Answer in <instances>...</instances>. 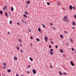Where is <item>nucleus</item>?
Listing matches in <instances>:
<instances>
[{"label":"nucleus","mask_w":76,"mask_h":76,"mask_svg":"<svg viewBox=\"0 0 76 76\" xmlns=\"http://www.w3.org/2000/svg\"><path fill=\"white\" fill-rule=\"evenodd\" d=\"M63 20L65 22H68V17L66 15H65L63 18Z\"/></svg>","instance_id":"nucleus-1"},{"label":"nucleus","mask_w":76,"mask_h":76,"mask_svg":"<svg viewBox=\"0 0 76 76\" xmlns=\"http://www.w3.org/2000/svg\"><path fill=\"white\" fill-rule=\"evenodd\" d=\"M2 66H3L2 67L3 69H4L6 67V62H3Z\"/></svg>","instance_id":"nucleus-2"},{"label":"nucleus","mask_w":76,"mask_h":76,"mask_svg":"<svg viewBox=\"0 0 76 76\" xmlns=\"http://www.w3.org/2000/svg\"><path fill=\"white\" fill-rule=\"evenodd\" d=\"M61 3H60V2H58L57 3V5L58 6H61Z\"/></svg>","instance_id":"nucleus-3"},{"label":"nucleus","mask_w":76,"mask_h":76,"mask_svg":"<svg viewBox=\"0 0 76 76\" xmlns=\"http://www.w3.org/2000/svg\"><path fill=\"white\" fill-rule=\"evenodd\" d=\"M70 63L72 66H75V64H73V62L72 61H70Z\"/></svg>","instance_id":"nucleus-4"},{"label":"nucleus","mask_w":76,"mask_h":76,"mask_svg":"<svg viewBox=\"0 0 76 76\" xmlns=\"http://www.w3.org/2000/svg\"><path fill=\"white\" fill-rule=\"evenodd\" d=\"M14 60H16V61H17V60H18V58H17V57L16 56H15L14 57Z\"/></svg>","instance_id":"nucleus-5"},{"label":"nucleus","mask_w":76,"mask_h":76,"mask_svg":"<svg viewBox=\"0 0 76 76\" xmlns=\"http://www.w3.org/2000/svg\"><path fill=\"white\" fill-rule=\"evenodd\" d=\"M34 74H36V71L35 69H33L32 70Z\"/></svg>","instance_id":"nucleus-6"},{"label":"nucleus","mask_w":76,"mask_h":76,"mask_svg":"<svg viewBox=\"0 0 76 76\" xmlns=\"http://www.w3.org/2000/svg\"><path fill=\"white\" fill-rule=\"evenodd\" d=\"M7 7H6V6H4L3 8V10H5L7 9Z\"/></svg>","instance_id":"nucleus-7"},{"label":"nucleus","mask_w":76,"mask_h":76,"mask_svg":"<svg viewBox=\"0 0 76 76\" xmlns=\"http://www.w3.org/2000/svg\"><path fill=\"white\" fill-rule=\"evenodd\" d=\"M76 23H75V22L73 21L72 22V25H73V26H75V25H76Z\"/></svg>","instance_id":"nucleus-8"},{"label":"nucleus","mask_w":76,"mask_h":76,"mask_svg":"<svg viewBox=\"0 0 76 76\" xmlns=\"http://www.w3.org/2000/svg\"><path fill=\"white\" fill-rule=\"evenodd\" d=\"M60 37L61 38V39H63V38H64V37L62 35H61L60 36Z\"/></svg>","instance_id":"nucleus-9"},{"label":"nucleus","mask_w":76,"mask_h":76,"mask_svg":"<svg viewBox=\"0 0 76 76\" xmlns=\"http://www.w3.org/2000/svg\"><path fill=\"white\" fill-rule=\"evenodd\" d=\"M47 37H45V39L46 42H47Z\"/></svg>","instance_id":"nucleus-10"},{"label":"nucleus","mask_w":76,"mask_h":76,"mask_svg":"<svg viewBox=\"0 0 76 76\" xmlns=\"http://www.w3.org/2000/svg\"><path fill=\"white\" fill-rule=\"evenodd\" d=\"M73 7H72V5H70L69 6V9H70V10H72V9H73L72 8Z\"/></svg>","instance_id":"nucleus-11"},{"label":"nucleus","mask_w":76,"mask_h":76,"mask_svg":"<svg viewBox=\"0 0 76 76\" xmlns=\"http://www.w3.org/2000/svg\"><path fill=\"white\" fill-rule=\"evenodd\" d=\"M16 48H17V50H18L19 49V47L18 46V45H17L16 46Z\"/></svg>","instance_id":"nucleus-12"},{"label":"nucleus","mask_w":76,"mask_h":76,"mask_svg":"<svg viewBox=\"0 0 76 76\" xmlns=\"http://www.w3.org/2000/svg\"><path fill=\"white\" fill-rule=\"evenodd\" d=\"M59 73L60 75H63V74H62V73H61V71H59Z\"/></svg>","instance_id":"nucleus-13"},{"label":"nucleus","mask_w":76,"mask_h":76,"mask_svg":"<svg viewBox=\"0 0 76 76\" xmlns=\"http://www.w3.org/2000/svg\"><path fill=\"white\" fill-rule=\"evenodd\" d=\"M49 53H50V54H51V55H53V52H49Z\"/></svg>","instance_id":"nucleus-14"},{"label":"nucleus","mask_w":76,"mask_h":76,"mask_svg":"<svg viewBox=\"0 0 76 76\" xmlns=\"http://www.w3.org/2000/svg\"><path fill=\"white\" fill-rule=\"evenodd\" d=\"M60 52L61 53H63L64 52V51L63 50H61V49H60Z\"/></svg>","instance_id":"nucleus-15"},{"label":"nucleus","mask_w":76,"mask_h":76,"mask_svg":"<svg viewBox=\"0 0 76 76\" xmlns=\"http://www.w3.org/2000/svg\"><path fill=\"white\" fill-rule=\"evenodd\" d=\"M42 25L43 27V28H45V25H44L43 24H42Z\"/></svg>","instance_id":"nucleus-16"},{"label":"nucleus","mask_w":76,"mask_h":76,"mask_svg":"<svg viewBox=\"0 0 76 76\" xmlns=\"http://www.w3.org/2000/svg\"><path fill=\"white\" fill-rule=\"evenodd\" d=\"M11 11H13V7H11Z\"/></svg>","instance_id":"nucleus-17"},{"label":"nucleus","mask_w":76,"mask_h":76,"mask_svg":"<svg viewBox=\"0 0 76 76\" xmlns=\"http://www.w3.org/2000/svg\"><path fill=\"white\" fill-rule=\"evenodd\" d=\"M10 71H11V70L10 69L7 70V72H8V73H10Z\"/></svg>","instance_id":"nucleus-18"},{"label":"nucleus","mask_w":76,"mask_h":76,"mask_svg":"<svg viewBox=\"0 0 76 76\" xmlns=\"http://www.w3.org/2000/svg\"><path fill=\"white\" fill-rule=\"evenodd\" d=\"M69 40L71 42H73V39H72L70 38Z\"/></svg>","instance_id":"nucleus-19"},{"label":"nucleus","mask_w":76,"mask_h":76,"mask_svg":"<svg viewBox=\"0 0 76 76\" xmlns=\"http://www.w3.org/2000/svg\"><path fill=\"white\" fill-rule=\"evenodd\" d=\"M30 60L31 61H33V59H32V58L31 57H30L29 58Z\"/></svg>","instance_id":"nucleus-20"},{"label":"nucleus","mask_w":76,"mask_h":76,"mask_svg":"<svg viewBox=\"0 0 76 76\" xmlns=\"http://www.w3.org/2000/svg\"><path fill=\"white\" fill-rule=\"evenodd\" d=\"M64 75H67V73H66V72H64L63 73Z\"/></svg>","instance_id":"nucleus-21"},{"label":"nucleus","mask_w":76,"mask_h":76,"mask_svg":"<svg viewBox=\"0 0 76 76\" xmlns=\"http://www.w3.org/2000/svg\"><path fill=\"white\" fill-rule=\"evenodd\" d=\"M36 40L37 41H39V39H36Z\"/></svg>","instance_id":"nucleus-22"},{"label":"nucleus","mask_w":76,"mask_h":76,"mask_svg":"<svg viewBox=\"0 0 76 76\" xmlns=\"http://www.w3.org/2000/svg\"><path fill=\"white\" fill-rule=\"evenodd\" d=\"M28 31H29V32H31V30L30 29H28Z\"/></svg>","instance_id":"nucleus-23"},{"label":"nucleus","mask_w":76,"mask_h":76,"mask_svg":"<svg viewBox=\"0 0 76 76\" xmlns=\"http://www.w3.org/2000/svg\"><path fill=\"white\" fill-rule=\"evenodd\" d=\"M26 3H27V4H29V3H30V1H27L26 2Z\"/></svg>","instance_id":"nucleus-24"},{"label":"nucleus","mask_w":76,"mask_h":76,"mask_svg":"<svg viewBox=\"0 0 76 76\" xmlns=\"http://www.w3.org/2000/svg\"><path fill=\"white\" fill-rule=\"evenodd\" d=\"M3 14V11H0V14Z\"/></svg>","instance_id":"nucleus-25"},{"label":"nucleus","mask_w":76,"mask_h":76,"mask_svg":"<svg viewBox=\"0 0 76 76\" xmlns=\"http://www.w3.org/2000/svg\"><path fill=\"white\" fill-rule=\"evenodd\" d=\"M29 71H28V70H27V74H29Z\"/></svg>","instance_id":"nucleus-26"},{"label":"nucleus","mask_w":76,"mask_h":76,"mask_svg":"<svg viewBox=\"0 0 76 76\" xmlns=\"http://www.w3.org/2000/svg\"><path fill=\"white\" fill-rule=\"evenodd\" d=\"M50 67L51 69H53V66L51 65H50Z\"/></svg>","instance_id":"nucleus-27"},{"label":"nucleus","mask_w":76,"mask_h":76,"mask_svg":"<svg viewBox=\"0 0 76 76\" xmlns=\"http://www.w3.org/2000/svg\"><path fill=\"white\" fill-rule=\"evenodd\" d=\"M23 16H24L25 18H26L27 16H26V15L25 14H23Z\"/></svg>","instance_id":"nucleus-28"},{"label":"nucleus","mask_w":76,"mask_h":76,"mask_svg":"<svg viewBox=\"0 0 76 76\" xmlns=\"http://www.w3.org/2000/svg\"><path fill=\"white\" fill-rule=\"evenodd\" d=\"M25 14H26V15H28V14L27 11L25 12Z\"/></svg>","instance_id":"nucleus-29"},{"label":"nucleus","mask_w":76,"mask_h":76,"mask_svg":"<svg viewBox=\"0 0 76 76\" xmlns=\"http://www.w3.org/2000/svg\"><path fill=\"white\" fill-rule=\"evenodd\" d=\"M5 15H6V16H7V12L5 13Z\"/></svg>","instance_id":"nucleus-30"},{"label":"nucleus","mask_w":76,"mask_h":76,"mask_svg":"<svg viewBox=\"0 0 76 76\" xmlns=\"http://www.w3.org/2000/svg\"><path fill=\"white\" fill-rule=\"evenodd\" d=\"M38 31H41V29H40V28H38Z\"/></svg>","instance_id":"nucleus-31"},{"label":"nucleus","mask_w":76,"mask_h":76,"mask_svg":"<svg viewBox=\"0 0 76 76\" xmlns=\"http://www.w3.org/2000/svg\"><path fill=\"white\" fill-rule=\"evenodd\" d=\"M21 53H23V50L22 49H21L20 50Z\"/></svg>","instance_id":"nucleus-32"},{"label":"nucleus","mask_w":76,"mask_h":76,"mask_svg":"<svg viewBox=\"0 0 76 76\" xmlns=\"http://www.w3.org/2000/svg\"><path fill=\"white\" fill-rule=\"evenodd\" d=\"M18 41L20 42H21L22 41L21 40V39H19Z\"/></svg>","instance_id":"nucleus-33"},{"label":"nucleus","mask_w":76,"mask_h":76,"mask_svg":"<svg viewBox=\"0 0 76 76\" xmlns=\"http://www.w3.org/2000/svg\"><path fill=\"white\" fill-rule=\"evenodd\" d=\"M22 22L23 23H25V21L23 20H22Z\"/></svg>","instance_id":"nucleus-34"},{"label":"nucleus","mask_w":76,"mask_h":76,"mask_svg":"<svg viewBox=\"0 0 76 76\" xmlns=\"http://www.w3.org/2000/svg\"><path fill=\"white\" fill-rule=\"evenodd\" d=\"M50 51H53V49H51Z\"/></svg>","instance_id":"nucleus-35"},{"label":"nucleus","mask_w":76,"mask_h":76,"mask_svg":"<svg viewBox=\"0 0 76 76\" xmlns=\"http://www.w3.org/2000/svg\"><path fill=\"white\" fill-rule=\"evenodd\" d=\"M72 8L73 9V10H75V7H73Z\"/></svg>","instance_id":"nucleus-36"},{"label":"nucleus","mask_w":76,"mask_h":76,"mask_svg":"<svg viewBox=\"0 0 76 76\" xmlns=\"http://www.w3.org/2000/svg\"><path fill=\"white\" fill-rule=\"evenodd\" d=\"M71 50L72 51H75V49L73 48H72Z\"/></svg>","instance_id":"nucleus-37"},{"label":"nucleus","mask_w":76,"mask_h":76,"mask_svg":"<svg viewBox=\"0 0 76 76\" xmlns=\"http://www.w3.org/2000/svg\"><path fill=\"white\" fill-rule=\"evenodd\" d=\"M64 32L65 34H67V32L66 31H65Z\"/></svg>","instance_id":"nucleus-38"},{"label":"nucleus","mask_w":76,"mask_h":76,"mask_svg":"<svg viewBox=\"0 0 76 76\" xmlns=\"http://www.w3.org/2000/svg\"><path fill=\"white\" fill-rule=\"evenodd\" d=\"M55 47L56 48H58V46L57 45H56Z\"/></svg>","instance_id":"nucleus-39"},{"label":"nucleus","mask_w":76,"mask_h":76,"mask_svg":"<svg viewBox=\"0 0 76 76\" xmlns=\"http://www.w3.org/2000/svg\"><path fill=\"white\" fill-rule=\"evenodd\" d=\"M74 17L75 18V19H76V15H74Z\"/></svg>","instance_id":"nucleus-40"},{"label":"nucleus","mask_w":76,"mask_h":76,"mask_svg":"<svg viewBox=\"0 0 76 76\" xmlns=\"http://www.w3.org/2000/svg\"><path fill=\"white\" fill-rule=\"evenodd\" d=\"M53 29L54 30H56V28L54 27H53Z\"/></svg>","instance_id":"nucleus-41"},{"label":"nucleus","mask_w":76,"mask_h":76,"mask_svg":"<svg viewBox=\"0 0 76 76\" xmlns=\"http://www.w3.org/2000/svg\"><path fill=\"white\" fill-rule=\"evenodd\" d=\"M66 45H67V46H69V44H68V43H66Z\"/></svg>","instance_id":"nucleus-42"},{"label":"nucleus","mask_w":76,"mask_h":76,"mask_svg":"<svg viewBox=\"0 0 76 76\" xmlns=\"http://www.w3.org/2000/svg\"><path fill=\"white\" fill-rule=\"evenodd\" d=\"M28 68H30V67H31V65H29L28 66Z\"/></svg>","instance_id":"nucleus-43"},{"label":"nucleus","mask_w":76,"mask_h":76,"mask_svg":"<svg viewBox=\"0 0 76 76\" xmlns=\"http://www.w3.org/2000/svg\"><path fill=\"white\" fill-rule=\"evenodd\" d=\"M12 23V21H10V24H11Z\"/></svg>","instance_id":"nucleus-44"},{"label":"nucleus","mask_w":76,"mask_h":76,"mask_svg":"<svg viewBox=\"0 0 76 76\" xmlns=\"http://www.w3.org/2000/svg\"><path fill=\"white\" fill-rule=\"evenodd\" d=\"M49 48H51V45H50L49 46Z\"/></svg>","instance_id":"nucleus-45"},{"label":"nucleus","mask_w":76,"mask_h":76,"mask_svg":"<svg viewBox=\"0 0 76 76\" xmlns=\"http://www.w3.org/2000/svg\"><path fill=\"white\" fill-rule=\"evenodd\" d=\"M30 39H33V37H31Z\"/></svg>","instance_id":"nucleus-46"},{"label":"nucleus","mask_w":76,"mask_h":76,"mask_svg":"<svg viewBox=\"0 0 76 76\" xmlns=\"http://www.w3.org/2000/svg\"><path fill=\"white\" fill-rule=\"evenodd\" d=\"M63 10H66V8H63Z\"/></svg>","instance_id":"nucleus-47"},{"label":"nucleus","mask_w":76,"mask_h":76,"mask_svg":"<svg viewBox=\"0 0 76 76\" xmlns=\"http://www.w3.org/2000/svg\"><path fill=\"white\" fill-rule=\"evenodd\" d=\"M63 57H65V56H64V55H65V54H63Z\"/></svg>","instance_id":"nucleus-48"},{"label":"nucleus","mask_w":76,"mask_h":76,"mask_svg":"<svg viewBox=\"0 0 76 76\" xmlns=\"http://www.w3.org/2000/svg\"><path fill=\"white\" fill-rule=\"evenodd\" d=\"M50 25H53V24L52 23H50Z\"/></svg>","instance_id":"nucleus-49"},{"label":"nucleus","mask_w":76,"mask_h":76,"mask_svg":"<svg viewBox=\"0 0 76 76\" xmlns=\"http://www.w3.org/2000/svg\"><path fill=\"white\" fill-rule=\"evenodd\" d=\"M7 34H10V32H7Z\"/></svg>","instance_id":"nucleus-50"},{"label":"nucleus","mask_w":76,"mask_h":76,"mask_svg":"<svg viewBox=\"0 0 76 76\" xmlns=\"http://www.w3.org/2000/svg\"><path fill=\"white\" fill-rule=\"evenodd\" d=\"M48 5H50V3L48 2Z\"/></svg>","instance_id":"nucleus-51"},{"label":"nucleus","mask_w":76,"mask_h":76,"mask_svg":"<svg viewBox=\"0 0 76 76\" xmlns=\"http://www.w3.org/2000/svg\"><path fill=\"white\" fill-rule=\"evenodd\" d=\"M20 44V47H22V44Z\"/></svg>","instance_id":"nucleus-52"},{"label":"nucleus","mask_w":76,"mask_h":76,"mask_svg":"<svg viewBox=\"0 0 76 76\" xmlns=\"http://www.w3.org/2000/svg\"><path fill=\"white\" fill-rule=\"evenodd\" d=\"M50 42H51V44H53V42L52 41H51Z\"/></svg>","instance_id":"nucleus-53"},{"label":"nucleus","mask_w":76,"mask_h":76,"mask_svg":"<svg viewBox=\"0 0 76 76\" xmlns=\"http://www.w3.org/2000/svg\"><path fill=\"white\" fill-rule=\"evenodd\" d=\"M72 29H73L75 30V27H72Z\"/></svg>","instance_id":"nucleus-54"},{"label":"nucleus","mask_w":76,"mask_h":76,"mask_svg":"<svg viewBox=\"0 0 76 76\" xmlns=\"http://www.w3.org/2000/svg\"><path fill=\"white\" fill-rule=\"evenodd\" d=\"M17 24L18 25H19V23L18 22H17Z\"/></svg>","instance_id":"nucleus-55"},{"label":"nucleus","mask_w":76,"mask_h":76,"mask_svg":"<svg viewBox=\"0 0 76 76\" xmlns=\"http://www.w3.org/2000/svg\"><path fill=\"white\" fill-rule=\"evenodd\" d=\"M75 54H76V50H75Z\"/></svg>","instance_id":"nucleus-56"},{"label":"nucleus","mask_w":76,"mask_h":76,"mask_svg":"<svg viewBox=\"0 0 76 76\" xmlns=\"http://www.w3.org/2000/svg\"><path fill=\"white\" fill-rule=\"evenodd\" d=\"M16 76H19V75H18V74H16Z\"/></svg>","instance_id":"nucleus-57"},{"label":"nucleus","mask_w":76,"mask_h":76,"mask_svg":"<svg viewBox=\"0 0 76 76\" xmlns=\"http://www.w3.org/2000/svg\"><path fill=\"white\" fill-rule=\"evenodd\" d=\"M30 46H32V44H30Z\"/></svg>","instance_id":"nucleus-58"},{"label":"nucleus","mask_w":76,"mask_h":76,"mask_svg":"<svg viewBox=\"0 0 76 76\" xmlns=\"http://www.w3.org/2000/svg\"><path fill=\"white\" fill-rule=\"evenodd\" d=\"M3 75H4V76H6V74H3Z\"/></svg>","instance_id":"nucleus-59"},{"label":"nucleus","mask_w":76,"mask_h":76,"mask_svg":"<svg viewBox=\"0 0 76 76\" xmlns=\"http://www.w3.org/2000/svg\"><path fill=\"white\" fill-rule=\"evenodd\" d=\"M9 14H10V15H11V13H10H10H9Z\"/></svg>","instance_id":"nucleus-60"},{"label":"nucleus","mask_w":76,"mask_h":76,"mask_svg":"<svg viewBox=\"0 0 76 76\" xmlns=\"http://www.w3.org/2000/svg\"><path fill=\"white\" fill-rule=\"evenodd\" d=\"M47 4H48V2H47Z\"/></svg>","instance_id":"nucleus-61"},{"label":"nucleus","mask_w":76,"mask_h":76,"mask_svg":"<svg viewBox=\"0 0 76 76\" xmlns=\"http://www.w3.org/2000/svg\"><path fill=\"white\" fill-rule=\"evenodd\" d=\"M50 41H51V39H50Z\"/></svg>","instance_id":"nucleus-62"},{"label":"nucleus","mask_w":76,"mask_h":76,"mask_svg":"<svg viewBox=\"0 0 76 76\" xmlns=\"http://www.w3.org/2000/svg\"><path fill=\"white\" fill-rule=\"evenodd\" d=\"M0 76H1V75H0Z\"/></svg>","instance_id":"nucleus-63"}]
</instances>
